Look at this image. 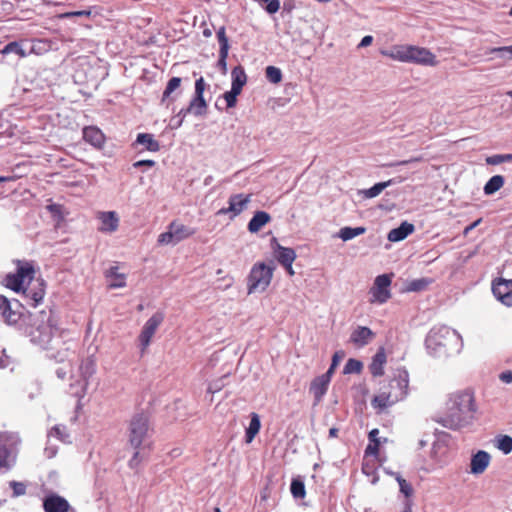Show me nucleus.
Listing matches in <instances>:
<instances>
[{"label":"nucleus","mask_w":512,"mask_h":512,"mask_svg":"<svg viewBox=\"0 0 512 512\" xmlns=\"http://www.w3.org/2000/svg\"><path fill=\"white\" fill-rule=\"evenodd\" d=\"M383 55L400 62H408L409 45H395L389 51H383Z\"/></svg>","instance_id":"a878e982"},{"label":"nucleus","mask_w":512,"mask_h":512,"mask_svg":"<svg viewBox=\"0 0 512 512\" xmlns=\"http://www.w3.org/2000/svg\"><path fill=\"white\" fill-rule=\"evenodd\" d=\"M231 76H232L231 88L241 92L244 85L247 82V75L245 73L244 68L241 65L234 67L231 72Z\"/></svg>","instance_id":"bb28decb"},{"label":"nucleus","mask_w":512,"mask_h":512,"mask_svg":"<svg viewBox=\"0 0 512 512\" xmlns=\"http://www.w3.org/2000/svg\"><path fill=\"white\" fill-rule=\"evenodd\" d=\"M23 293L25 294L26 297H29L32 300L31 305L33 307H36L44 297L43 289H39L37 291L23 289Z\"/></svg>","instance_id":"58836bf2"},{"label":"nucleus","mask_w":512,"mask_h":512,"mask_svg":"<svg viewBox=\"0 0 512 512\" xmlns=\"http://www.w3.org/2000/svg\"><path fill=\"white\" fill-rule=\"evenodd\" d=\"M375 337V333L366 326H358L350 335V342L357 348L368 345Z\"/></svg>","instance_id":"dca6fc26"},{"label":"nucleus","mask_w":512,"mask_h":512,"mask_svg":"<svg viewBox=\"0 0 512 512\" xmlns=\"http://www.w3.org/2000/svg\"><path fill=\"white\" fill-rule=\"evenodd\" d=\"M410 289L411 290H418V289H420V286L418 285V283L413 282V283H411V288Z\"/></svg>","instance_id":"774afa93"},{"label":"nucleus","mask_w":512,"mask_h":512,"mask_svg":"<svg viewBox=\"0 0 512 512\" xmlns=\"http://www.w3.org/2000/svg\"><path fill=\"white\" fill-rule=\"evenodd\" d=\"M260 3H266L265 10L269 14H275L280 9L279 0H260Z\"/></svg>","instance_id":"09e8293b"},{"label":"nucleus","mask_w":512,"mask_h":512,"mask_svg":"<svg viewBox=\"0 0 512 512\" xmlns=\"http://www.w3.org/2000/svg\"><path fill=\"white\" fill-rule=\"evenodd\" d=\"M337 434H338V429H337V428H334V427H333V428H331V429L329 430V436H330V437H337Z\"/></svg>","instance_id":"69168bd1"},{"label":"nucleus","mask_w":512,"mask_h":512,"mask_svg":"<svg viewBox=\"0 0 512 512\" xmlns=\"http://www.w3.org/2000/svg\"><path fill=\"white\" fill-rule=\"evenodd\" d=\"M45 512H69L71 507L68 501L58 495H51L45 498L43 502Z\"/></svg>","instance_id":"f3484780"},{"label":"nucleus","mask_w":512,"mask_h":512,"mask_svg":"<svg viewBox=\"0 0 512 512\" xmlns=\"http://www.w3.org/2000/svg\"><path fill=\"white\" fill-rule=\"evenodd\" d=\"M418 161H421V158H420V157H415V158H412V159H409V160L399 161V162L394 163V164H389V166H400V165H406V164H408V163H411V162H418Z\"/></svg>","instance_id":"bf43d9fd"},{"label":"nucleus","mask_w":512,"mask_h":512,"mask_svg":"<svg viewBox=\"0 0 512 512\" xmlns=\"http://www.w3.org/2000/svg\"><path fill=\"white\" fill-rule=\"evenodd\" d=\"M362 370V363L356 359H349L344 366V373H360Z\"/></svg>","instance_id":"79ce46f5"},{"label":"nucleus","mask_w":512,"mask_h":512,"mask_svg":"<svg viewBox=\"0 0 512 512\" xmlns=\"http://www.w3.org/2000/svg\"><path fill=\"white\" fill-rule=\"evenodd\" d=\"M373 41V37L370 35H367L362 38L361 42L359 43V47H366L369 46Z\"/></svg>","instance_id":"052dcab7"},{"label":"nucleus","mask_w":512,"mask_h":512,"mask_svg":"<svg viewBox=\"0 0 512 512\" xmlns=\"http://www.w3.org/2000/svg\"><path fill=\"white\" fill-rule=\"evenodd\" d=\"M251 194H233L228 199V207L218 210L217 215H230V219L239 216L251 202Z\"/></svg>","instance_id":"6e6552de"},{"label":"nucleus","mask_w":512,"mask_h":512,"mask_svg":"<svg viewBox=\"0 0 512 512\" xmlns=\"http://www.w3.org/2000/svg\"><path fill=\"white\" fill-rule=\"evenodd\" d=\"M117 271V267H111L108 271V276L115 278V281L111 282L109 285L111 288L123 287L125 285L123 276L118 274Z\"/></svg>","instance_id":"a19ab883"},{"label":"nucleus","mask_w":512,"mask_h":512,"mask_svg":"<svg viewBox=\"0 0 512 512\" xmlns=\"http://www.w3.org/2000/svg\"><path fill=\"white\" fill-rule=\"evenodd\" d=\"M387 357L385 349L380 347L377 353L373 356L372 362L369 365L370 373L374 377H380L384 375V365L386 364Z\"/></svg>","instance_id":"aec40b11"},{"label":"nucleus","mask_w":512,"mask_h":512,"mask_svg":"<svg viewBox=\"0 0 512 512\" xmlns=\"http://www.w3.org/2000/svg\"><path fill=\"white\" fill-rule=\"evenodd\" d=\"M492 292L503 305L512 307V279L497 278L493 280Z\"/></svg>","instance_id":"f8f14e48"},{"label":"nucleus","mask_w":512,"mask_h":512,"mask_svg":"<svg viewBox=\"0 0 512 512\" xmlns=\"http://www.w3.org/2000/svg\"><path fill=\"white\" fill-rule=\"evenodd\" d=\"M338 361H339L338 353H335L332 358V363H331L329 369L327 370V372L324 373V375H328V377L331 379L335 372V369L338 365Z\"/></svg>","instance_id":"5fc2aeb1"},{"label":"nucleus","mask_w":512,"mask_h":512,"mask_svg":"<svg viewBox=\"0 0 512 512\" xmlns=\"http://www.w3.org/2000/svg\"><path fill=\"white\" fill-rule=\"evenodd\" d=\"M10 487L13 489V496L18 497L26 493V485L22 482L11 481Z\"/></svg>","instance_id":"8fccbe9b"},{"label":"nucleus","mask_w":512,"mask_h":512,"mask_svg":"<svg viewBox=\"0 0 512 512\" xmlns=\"http://www.w3.org/2000/svg\"><path fill=\"white\" fill-rule=\"evenodd\" d=\"M330 382H331V379L328 377V375H324V374L315 377L311 381L310 387H309V392L314 397L315 405L319 404L322 401L324 395L328 391Z\"/></svg>","instance_id":"ddd939ff"},{"label":"nucleus","mask_w":512,"mask_h":512,"mask_svg":"<svg viewBox=\"0 0 512 512\" xmlns=\"http://www.w3.org/2000/svg\"><path fill=\"white\" fill-rule=\"evenodd\" d=\"M490 463V455L485 451H478L471 459V472L474 474L483 473Z\"/></svg>","instance_id":"4be33fe9"},{"label":"nucleus","mask_w":512,"mask_h":512,"mask_svg":"<svg viewBox=\"0 0 512 512\" xmlns=\"http://www.w3.org/2000/svg\"><path fill=\"white\" fill-rule=\"evenodd\" d=\"M181 82H182V79L180 77H173L171 78L167 85H166V88L163 92V98H168L170 97V95H172L173 92H175L176 90L180 89V86H181Z\"/></svg>","instance_id":"c9c22d12"},{"label":"nucleus","mask_w":512,"mask_h":512,"mask_svg":"<svg viewBox=\"0 0 512 512\" xmlns=\"http://www.w3.org/2000/svg\"><path fill=\"white\" fill-rule=\"evenodd\" d=\"M98 219L101 222L99 230L101 232H114L119 225V218L114 211L99 212Z\"/></svg>","instance_id":"a211bd4d"},{"label":"nucleus","mask_w":512,"mask_h":512,"mask_svg":"<svg viewBox=\"0 0 512 512\" xmlns=\"http://www.w3.org/2000/svg\"><path fill=\"white\" fill-rule=\"evenodd\" d=\"M409 394V373L405 368L396 369L388 384L382 386L371 405L375 409L384 410L403 401Z\"/></svg>","instance_id":"f257e3e1"},{"label":"nucleus","mask_w":512,"mask_h":512,"mask_svg":"<svg viewBox=\"0 0 512 512\" xmlns=\"http://www.w3.org/2000/svg\"><path fill=\"white\" fill-rule=\"evenodd\" d=\"M499 379L504 383H511L512 382V370H507L502 372L499 375Z\"/></svg>","instance_id":"4d7b16f0"},{"label":"nucleus","mask_w":512,"mask_h":512,"mask_svg":"<svg viewBox=\"0 0 512 512\" xmlns=\"http://www.w3.org/2000/svg\"><path fill=\"white\" fill-rule=\"evenodd\" d=\"M291 494L296 499H303L306 496L304 482L300 479H293L290 486Z\"/></svg>","instance_id":"2f4dec72"},{"label":"nucleus","mask_w":512,"mask_h":512,"mask_svg":"<svg viewBox=\"0 0 512 512\" xmlns=\"http://www.w3.org/2000/svg\"><path fill=\"white\" fill-rule=\"evenodd\" d=\"M505 183L504 177L501 175L492 176L484 186V193L491 195L500 190Z\"/></svg>","instance_id":"c756f323"},{"label":"nucleus","mask_w":512,"mask_h":512,"mask_svg":"<svg viewBox=\"0 0 512 512\" xmlns=\"http://www.w3.org/2000/svg\"><path fill=\"white\" fill-rule=\"evenodd\" d=\"M206 83L203 77H200L195 82V96H204Z\"/></svg>","instance_id":"603ef678"},{"label":"nucleus","mask_w":512,"mask_h":512,"mask_svg":"<svg viewBox=\"0 0 512 512\" xmlns=\"http://www.w3.org/2000/svg\"><path fill=\"white\" fill-rule=\"evenodd\" d=\"M392 183V180H388L386 182L376 183L371 188L364 191V195L366 198H374L378 196L386 187H388Z\"/></svg>","instance_id":"72a5a7b5"},{"label":"nucleus","mask_w":512,"mask_h":512,"mask_svg":"<svg viewBox=\"0 0 512 512\" xmlns=\"http://www.w3.org/2000/svg\"><path fill=\"white\" fill-rule=\"evenodd\" d=\"M90 15H91L90 10H81V11L65 12V13L60 14L58 17L61 19H65V18H71V17H83V16L88 17Z\"/></svg>","instance_id":"3c124183"},{"label":"nucleus","mask_w":512,"mask_h":512,"mask_svg":"<svg viewBox=\"0 0 512 512\" xmlns=\"http://www.w3.org/2000/svg\"><path fill=\"white\" fill-rule=\"evenodd\" d=\"M83 138L86 142L95 147H100L104 143V135L100 129L89 126L83 129Z\"/></svg>","instance_id":"393cba45"},{"label":"nucleus","mask_w":512,"mask_h":512,"mask_svg":"<svg viewBox=\"0 0 512 512\" xmlns=\"http://www.w3.org/2000/svg\"><path fill=\"white\" fill-rule=\"evenodd\" d=\"M217 40L220 46L219 49V59H218V67L221 69L223 74H226L227 72V57L229 52V41L228 37L226 35V29L225 27H220L219 30L216 33Z\"/></svg>","instance_id":"4468645a"},{"label":"nucleus","mask_w":512,"mask_h":512,"mask_svg":"<svg viewBox=\"0 0 512 512\" xmlns=\"http://www.w3.org/2000/svg\"><path fill=\"white\" fill-rule=\"evenodd\" d=\"M271 247L273 250V256L279 264L284 265L289 262H294L297 255L293 248L284 247L280 245L276 238L271 240Z\"/></svg>","instance_id":"2eb2a0df"},{"label":"nucleus","mask_w":512,"mask_h":512,"mask_svg":"<svg viewBox=\"0 0 512 512\" xmlns=\"http://www.w3.org/2000/svg\"><path fill=\"white\" fill-rule=\"evenodd\" d=\"M156 163L155 161L153 160H149V159H142V160H138L136 161L135 163H133V167L135 168H139V167H142V166H148V167H152L154 166Z\"/></svg>","instance_id":"6e6d98bb"},{"label":"nucleus","mask_w":512,"mask_h":512,"mask_svg":"<svg viewBox=\"0 0 512 512\" xmlns=\"http://www.w3.org/2000/svg\"><path fill=\"white\" fill-rule=\"evenodd\" d=\"M195 234V230L188 226L174 221L169 225L167 232L162 233V244H176Z\"/></svg>","instance_id":"1a4fd4ad"},{"label":"nucleus","mask_w":512,"mask_h":512,"mask_svg":"<svg viewBox=\"0 0 512 512\" xmlns=\"http://www.w3.org/2000/svg\"><path fill=\"white\" fill-rule=\"evenodd\" d=\"M159 321L156 316L151 317L143 327V330L140 334V344L142 352L149 345L151 337L154 335Z\"/></svg>","instance_id":"412c9836"},{"label":"nucleus","mask_w":512,"mask_h":512,"mask_svg":"<svg viewBox=\"0 0 512 512\" xmlns=\"http://www.w3.org/2000/svg\"><path fill=\"white\" fill-rule=\"evenodd\" d=\"M376 462H377V460H375V459L364 457V462L362 465V472L368 476L373 475L375 473V469H376Z\"/></svg>","instance_id":"de8ad7c7"},{"label":"nucleus","mask_w":512,"mask_h":512,"mask_svg":"<svg viewBox=\"0 0 512 512\" xmlns=\"http://www.w3.org/2000/svg\"><path fill=\"white\" fill-rule=\"evenodd\" d=\"M452 338L453 332L447 327L432 329L426 338V347L434 355L446 353V348Z\"/></svg>","instance_id":"423d86ee"},{"label":"nucleus","mask_w":512,"mask_h":512,"mask_svg":"<svg viewBox=\"0 0 512 512\" xmlns=\"http://www.w3.org/2000/svg\"><path fill=\"white\" fill-rule=\"evenodd\" d=\"M20 442L17 434H0V469L9 467L15 461Z\"/></svg>","instance_id":"39448f33"},{"label":"nucleus","mask_w":512,"mask_h":512,"mask_svg":"<svg viewBox=\"0 0 512 512\" xmlns=\"http://www.w3.org/2000/svg\"><path fill=\"white\" fill-rule=\"evenodd\" d=\"M261 428L260 418L257 413H251V420L248 428L246 429L245 440L246 443H251L255 436L259 433Z\"/></svg>","instance_id":"c85d7f7f"},{"label":"nucleus","mask_w":512,"mask_h":512,"mask_svg":"<svg viewBox=\"0 0 512 512\" xmlns=\"http://www.w3.org/2000/svg\"><path fill=\"white\" fill-rule=\"evenodd\" d=\"M135 149L138 146H143V149L138 150L140 154L143 150H148L152 152H156L160 149V144L157 140L154 139V136L149 133H140L137 135L135 142L133 143Z\"/></svg>","instance_id":"6ab92c4d"},{"label":"nucleus","mask_w":512,"mask_h":512,"mask_svg":"<svg viewBox=\"0 0 512 512\" xmlns=\"http://www.w3.org/2000/svg\"><path fill=\"white\" fill-rule=\"evenodd\" d=\"M265 76L267 80L273 84H278L282 81V72L275 66H267L265 69Z\"/></svg>","instance_id":"473e14b6"},{"label":"nucleus","mask_w":512,"mask_h":512,"mask_svg":"<svg viewBox=\"0 0 512 512\" xmlns=\"http://www.w3.org/2000/svg\"><path fill=\"white\" fill-rule=\"evenodd\" d=\"M149 433L148 419L144 415H136L132 418L129 426V443L137 449L145 442Z\"/></svg>","instance_id":"0eeeda50"},{"label":"nucleus","mask_w":512,"mask_h":512,"mask_svg":"<svg viewBox=\"0 0 512 512\" xmlns=\"http://www.w3.org/2000/svg\"><path fill=\"white\" fill-rule=\"evenodd\" d=\"M488 52L489 53H500L501 55H504L505 53H507V54H509V57L512 58V45L491 48V49H489Z\"/></svg>","instance_id":"864d4df0"},{"label":"nucleus","mask_w":512,"mask_h":512,"mask_svg":"<svg viewBox=\"0 0 512 512\" xmlns=\"http://www.w3.org/2000/svg\"><path fill=\"white\" fill-rule=\"evenodd\" d=\"M1 53L6 55L9 53H16L20 57H26V52L21 48L20 44L16 41L8 43L2 50Z\"/></svg>","instance_id":"e433bc0d"},{"label":"nucleus","mask_w":512,"mask_h":512,"mask_svg":"<svg viewBox=\"0 0 512 512\" xmlns=\"http://www.w3.org/2000/svg\"><path fill=\"white\" fill-rule=\"evenodd\" d=\"M408 57L407 63H415L425 66H436L438 64L436 56L425 47L409 45Z\"/></svg>","instance_id":"9b49d317"},{"label":"nucleus","mask_w":512,"mask_h":512,"mask_svg":"<svg viewBox=\"0 0 512 512\" xmlns=\"http://www.w3.org/2000/svg\"><path fill=\"white\" fill-rule=\"evenodd\" d=\"M365 232V227H343L340 229L339 236L343 241H348L353 239L354 237L364 234Z\"/></svg>","instance_id":"7c9ffc66"},{"label":"nucleus","mask_w":512,"mask_h":512,"mask_svg":"<svg viewBox=\"0 0 512 512\" xmlns=\"http://www.w3.org/2000/svg\"><path fill=\"white\" fill-rule=\"evenodd\" d=\"M240 91H237L235 89H232L230 91H227L224 93L223 97L226 101L227 107L232 108L237 103V96L240 94Z\"/></svg>","instance_id":"49530a36"},{"label":"nucleus","mask_w":512,"mask_h":512,"mask_svg":"<svg viewBox=\"0 0 512 512\" xmlns=\"http://www.w3.org/2000/svg\"><path fill=\"white\" fill-rule=\"evenodd\" d=\"M207 103L204 99V96H195L190 101V104L187 108V111L196 115L202 116L206 113Z\"/></svg>","instance_id":"cd10ccee"},{"label":"nucleus","mask_w":512,"mask_h":512,"mask_svg":"<svg viewBox=\"0 0 512 512\" xmlns=\"http://www.w3.org/2000/svg\"><path fill=\"white\" fill-rule=\"evenodd\" d=\"M496 447L504 454H509L512 451V437L508 435L499 436Z\"/></svg>","instance_id":"f704fd0d"},{"label":"nucleus","mask_w":512,"mask_h":512,"mask_svg":"<svg viewBox=\"0 0 512 512\" xmlns=\"http://www.w3.org/2000/svg\"><path fill=\"white\" fill-rule=\"evenodd\" d=\"M446 405L447 416L441 423L450 429H458L469 423L476 410L474 396L469 391L452 394Z\"/></svg>","instance_id":"f03ea898"},{"label":"nucleus","mask_w":512,"mask_h":512,"mask_svg":"<svg viewBox=\"0 0 512 512\" xmlns=\"http://www.w3.org/2000/svg\"><path fill=\"white\" fill-rule=\"evenodd\" d=\"M390 284L391 278L388 275L382 274L377 276L374 282V286L371 288V303H385L391 296L389 291Z\"/></svg>","instance_id":"9d476101"},{"label":"nucleus","mask_w":512,"mask_h":512,"mask_svg":"<svg viewBox=\"0 0 512 512\" xmlns=\"http://www.w3.org/2000/svg\"><path fill=\"white\" fill-rule=\"evenodd\" d=\"M49 436L55 437V438L61 440L62 442H66L69 438V435L66 433V428L61 427L59 425L54 426L50 430Z\"/></svg>","instance_id":"37998d69"},{"label":"nucleus","mask_w":512,"mask_h":512,"mask_svg":"<svg viewBox=\"0 0 512 512\" xmlns=\"http://www.w3.org/2000/svg\"><path fill=\"white\" fill-rule=\"evenodd\" d=\"M274 269L264 262L255 263L247 278L248 294L264 292L272 281Z\"/></svg>","instance_id":"7ed1b4c3"},{"label":"nucleus","mask_w":512,"mask_h":512,"mask_svg":"<svg viewBox=\"0 0 512 512\" xmlns=\"http://www.w3.org/2000/svg\"><path fill=\"white\" fill-rule=\"evenodd\" d=\"M1 314H2L3 318L5 319V321L9 324L16 323L20 317V314L11 308L10 303H9V310L5 309L1 312Z\"/></svg>","instance_id":"a18cd8bd"},{"label":"nucleus","mask_w":512,"mask_h":512,"mask_svg":"<svg viewBox=\"0 0 512 512\" xmlns=\"http://www.w3.org/2000/svg\"><path fill=\"white\" fill-rule=\"evenodd\" d=\"M481 222V219H478L476 220L475 222H473L470 226H468L466 229H465V233H467L468 231L474 229L479 223Z\"/></svg>","instance_id":"0e129e2a"},{"label":"nucleus","mask_w":512,"mask_h":512,"mask_svg":"<svg viewBox=\"0 0 512 512\" xmlns=\"http://www.w3.org/2000/svg\"><path fill=\"white\" fill-rule=\"evenodd\" d=\"M414 230V225L405 221L401 223L399 227L390 230L387 238L391 242H399L404 240L408 235L412 234Z\"/></svg>","instance_id":"5701e85b"},{"label":"nucleus","mask_w":512,"mask_h":512,"mask_svg":"<svg viewBox=\"0 0 512 512\" xmlns=\"http://www.w3.org/2000/svg\"><path fill=\"white\" fill-rule=\"evenodd\" d=\"M9 303H10L9 300L6 297L0 295V311L1 312L5 309L9 310Z\"/></svg>","instance_id":"13d9d810"},{"label":"nucleus","mask_w":512,"mask_h":512,"mask_svg":"<svg viewBox=\"0 0 512 512\" xmlns=\"http://www.w3.org/2000/svg\"><path fill=\"white\" fill-rule=\"evenodd\" d=\"M293 263L294 262H289L288 264L282 265L284 267L285 271L287 272V274L289 276H291V277L295 275V271H294L293 266H292Z\"/></svg>","instance_id":"680f3d73"},{"label":"nucleus","mask_w":512,"mask_h":512,"mask_svg":"<svg viewBox=\"0 0 512 512\" xmlns=\"http://www.w3.org/2000/svg\"><path fill=\"white\" fill-rule=\"evenodd\" d=\"M379 448H380V441H374V442L369 441V444L367 445L365 452H364V457L377 460L378 455H379Z\"/></svg>","instance_id":"ea45409f"},{"label":"nucleus","mask_w":512,"mask_h":512,"mask_svg":"<svg viewBox=\"0 0 512 512\" xmlns=\"http://www.w3.org/2000/svg\"><path fill=\"white\" fill-rule=\"evenodd\" d=\"M396 480L399 484L401 493H403L407 498L411 497L413 494V488L411 484L403 479L400 475L396 476Z\"/></svg>","instance_id":"c03bdc74"},{"label":"nucleus","mask_w":512,"mask_h":512,"mask_svg":"<svg viewBox=\"0 0 512 512\" xmlns=\"http://www.w3.org/2000/svg\"><path fill=\"white\" fill-rule=\"evenodd\" d=\"M378 434H379V430H378V429H373V430H371V431L369 432V435H368V437H369V441H370V442L379 441V439H378V437H377V436H378Z\"/></svg>","instance_id":"e2e57ef3"},{"label":"nucleus","mask_w":512,"mask_h":512,"mask_svg":"<svg viewBox=\"0 0 512 512\" xmlns=\"http://www.w3.org/2000/svg\"><path fill=\"white\" fill-rule=\"evenodd\" d=\"M18 267L16 273L6 275L4 282L6 287L15 292H20L26 282L30 283L34 278V268L28 262L17 261Z\"/></svg>","instance_id":"20e7f679"},{"label":"nucleus","mask_w":512,"mask_h":512,"mask_svg":"<svg viewBox=\"0 0 512 512\" xmlns=\"http://www.w3.org/2000/svg\"><path fill=\"white\" fill-rule=\"evenodd\" d=\"M218 390H220V387H219V386H217V387H213L212 385H210V386L208 387V392H209V393H211V394L215 393V392H216V391H218Z\"/></svg>","instance_id":"338daca9"},{"label":"nucleus","mask_w":512,"mask_h":512,"mask_svg":"<svg viewBox=\"0 0 512 512\" xmlns=\"http://www.w3.org/2000/svg\"><path fill=\"white\" fill-rule=\"evenodd\" d=\"M510 161H512V154H495L486 158L488 165H498Z\"/></svg>","instance_id":"4c0bfd02"},{"label":"nucleus","mask_w":512,"mask_h":512,"mask_svg":"<svg viewBox=\"0 0 512 512\" xmlns=\"http://www.w3.org/2000/svg\"><path fill=\"white\" fill-rule=\"evenodd\" d=\"M271 221V216L265 211H257L248 223V230L257 233Z\"/></svg>","instance_id":"b1692460"}]
</instances>
